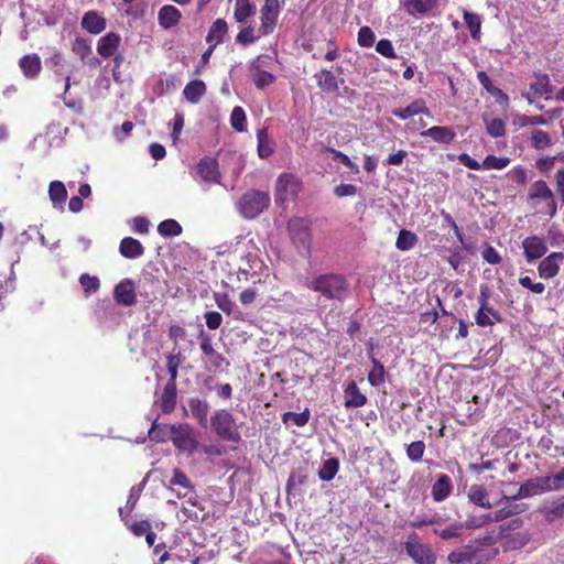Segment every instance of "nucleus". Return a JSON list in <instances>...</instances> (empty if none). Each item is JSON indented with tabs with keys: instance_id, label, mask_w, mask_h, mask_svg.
<instances>
[{
	"instance_id": "58",
	"label": "nucleus",
	"mask_w": 564,
	"mask_h": 564,
	"mask_svg": "<svg viewBox=\"0 0 564 564\" xmlns=\"http://www.w3.org/2000/svg\"><path fill=\"white\" fill-rule=\"evenodd\" d=\"M376 51L387 57V58H395L397 54L393 47L392 42L389 39H382L376 44Z\"/></svg>"
},
{
	"instance_id": "16",
	"label": "nucleus",
	"mask_w": 564,
	"mask_h": 564,
	"mask_svg": "<svg viewBox=\"0 0 564 564\" xmlns=\"http://www.w3.org/2000/svg\"><path fill=\"white\" fill-rule=\"evenodd\" d=\"M422 138H431L434 142L451 144L456 137L455 131L449 127L434 126L420 132Z\"/></svg>"
},
{
	"instance_id": "32",
	"label": "nucleus",
	"mask_w": 564,
	"mask_h": 564,
	"mask_svg": "<svg viewBox=\"0 0 564 564\" xmlns=\"http://www.w3.org/2000/svg\"><path fill=\"white\" fill-rule=\"evenodd\" d=\"M468 499L478 507L487 509L491 508L488 491L482 485L470 486L468 490Z\"/></svg>"
},
{
	"instance_id": "43",
	"label": "nucleus",
	"mask_w": 564,
	"mask_h": 564,
	"mask_svg": "<svg viewBox=\"0 0 564 564\" xmlns=\"http://www.w3.org/2000/svg\"><path fill=\"white\" fill-rule=\"evenodd\" d=\"M182 230V226L175 219H165L158 226V232L163 237L180 236Z\"/></svg>"
},
{
	"instance_id": "3",
	"label": "nucleus",
	"mask_w": 564,
	"mask_h": 564,
	"mask_svg": "<svg viewBox=\"0 0 564 564\" xmlns=\"http://www.w3.org/2000/svg\"><path fill=\"white\" fill-rule=\"evenodd\" d=\"M210 426L223 441L239 443L241 435L234 415L227 410H217L210 417Z\"/></svg>"
},
{
	"instance_id": "54",
	"label": "nucleus",
	"mask_w": 564,
	"mask_h": 564,
	"mask_svg": "<svg viewBox=\"0 0 564 564\" xmlns=\"http://www.w3.org/2000/svg\"><path fill=\"white\" fill-rule=\"evenodd\" d=\"M214 300L219 310L225 314L230 315L235 307V303L230 300L227 293L216 292L214 293Z\"/></svg>"
},
{
	"instance_id": "9",
	"label": "nucleus",
	"mask_w": 564,
	"mask_h": 564,
	"mask_svg": "<svg viewBox=\"0 0 564 564\" xmlns=\"http://www.w3.org/2000/svg\"><path fill=\"white\" fill-rule=\"evenodd\" d=\"M564 261V253L561 251L552 252L543 258L539 265L538 272L540 278L549 280L556 276Z\"/></svg>"
},
{
	"instance_id": "26",
	"label": "nucleus",
	"mask_w": 564,
	"mask_h": 564,
	"mask_svg": "<svg viewBox=\"0 0 564 564\" xmlns=\"http://www.w3.org/2000/svg\"><path fill=\"white\" fill-rule=\"evenodd\" d=\"M206 84L200 79H194L185 86L183 95L188 102L198 104L206 95Z\"/></svg>"
},
{
	"instance_id": "2",
	"label": "nucleus",
	"mask_w": 564,
	"mask_h": 564,
	"mask_svg": "<svg viewBox=\"0 0 564 564\" xmlns=\"http://www.w3.org/2000/svg\"><path fill=\"white\" fill-rule=\"evenodd\" d=\"M498 554V549L486 550L471 544L464 545L448 553L449 564H486Z\"/></svg>"
},
{
	"instance_id": "51",
	"label": "nucleus",
	"mask_w": 564,
	"mask_h": 564,
	"mask_svg": "<svg viewBox=\"0 0 564 564\" xmlns=\"http://www.w3.org/2000/svg\"><path fill=\"white\" fill-rule=\"evenodd\" d=\"M79 283L87 295L97 292L100 288L99 279L97 276L89 275L88 273H83L79 276Z\"/></svg>"
},
{
	"instance_id": "48",
	"label": "nucleus",
	"mask_w": 564,
	"mask_h": 564,
	"mask_svg": "<svg viewBox=\"0 0 564 564\" xmlns=\"http://www.w3.org/2000/svg\"><path fill=\"white\" fill-rule=\"evenodd\" d=\"M170 485L171 486H180V487H182L185 490L194 489V485L191 481V479L180 468H174L173 469V476L170 479Z\"/></svg>"
},
{
	"instance_id": "37",
	"label": "nucleus",
	"mask_w": 564,
	"mask_h": 564,
	"mask_svg": "<svg viewBox=\"0 0 564 564\" xmlns=\"http://www.w3.org/2000/svg\"><path fill=\"white\" fill-rule=\"evenodd\" d=\"M464 525L463 522H453L448 527L444 529L435 528L433 529V533L440 536L442 540H451L458 539L463 535Z\"/></svg>"
},
{
	"instance_id": "39",
	"label": "nucleus",
	"mask_w": 564,
	"mask_h": 564,
	"mask_svg": "<svg viewBox=\"0 0 564 564\" xmlns=\"http://www.w3.org/2000/svg\"><path fill=\"white\" fill-rule=\"evenodd\" d=\"M258 154L261 159H267L274 152L273 143L270 141L265 129L257 132Z\"/></svg>"
},
{
	"instance_id": "23",
	"label": "nucleus",
	"mask_w": 564,
	"mask_h": 564,
	"mask_svg": "<svg viewBox=\"0 0 564 564\" xmlns=\"http://www.w3.org/2000/svg\"><path fill=\"white\" fill-rule=\"evenodd\" d=\"M188 406L192 416L202 427L206 429L208 424L209 404L198 398H191L188 400Z\"/></svg>"
},
{
	"instance_id": "29",
	"label": "nucleus",
	"mask_w": 564,
	"mask_h": 564,
	"mask_svg": "<svg viewBox=\"0 0 564 564\" xmlns=\"http://www.w3.org/2000/svg\"><path fill=\"white\" fill-rule=\"evenodd\" d=\"M177 389L176 383L167 382L161 397V409L164 413H171L176 405Z\"/></svg>"
},
{
	"instance_id": "8",
	"label": "nucleus",
	"mask_w": 564,
	"mask_h": 564,
	"mask_svg": "<svg viewBox=\"0 0 564 564\" xmlns=\"http://www.w3.org/2000/svg\"><path fill=\"white\" fill-rule=\"evenodd\" d=\"M279 17V1L265 0L260 10L261 25L259 32L262 36L269 35L274 31Z\"/></svg>"
},
{
	"instance_id": "44",
	"label": "nucleus",
	"mask_w": 564,
	"mask_h": 564,
	"mask_svg": "<svg viewBox=\"0 0 564 564\" xmlns=\"http://www.w3.org/2000/svg\"><path fill=\"white\" fill-rule=\"evenodd\" d=\"M310 416H311V414H310V410L308 409H305L301 413L285 412L282 415V422L284 424H288L289 422H291L294 425L301 427V426H304V425H306L308 423Z\"/></svg>"
},
{
	"instance_id": "33",
	"label": "nucleus",
	"mask_w": 564,
	"mask_h": 564,
	"mask_svg": "<svg viewBox=\"0 0 564 564\" xmlns=\"http://www.w3.org/2000/svg\"><path fill=\"white\" fill-rule=\"evenodd\" d=\"M254 12L256 7L249 0H236L234 17L238 23H246Z\"/></svg>"
},
{
	"instance_id": "24",
	"label": "nucleus",
	"mask_w": 564,
	"mask_h": 564,
	"mask_svg": "<svg viewBox=\"0 0 564 564\" xmlns=\"http://www.w3.org/2000/svg\"><path fill=\"white\" fill-rule=\"evenodd\" d=\"M453 490V482L448 475L442 474L432 486V497L435 501L440 502L445 500Z\"/></svg>"
},
{
	"instance_id": "59",
	"label": "nucleus",
	"mask_w": 564,
	"mask_h": 564,
	"mask_svg": "<svg viewBox=\"0 0 564 564\" xmlns=\"http://www.w3.org/2000/svg\"><path fill=\"white\" fill-rule=\"evenodd\" d=\"M258 39H259V36L254 35V28L251 25L240 30V32L238 33V35L236 37L237 42L245 46H247L251 43H254Z\"/></svg>"
},
{
	"instance_id": "28",
	"label": "nucleus",
	"mask_w": 564,
	"mask_h": 564,
	"mask_svg": "<svg viewBox=\"0 0 564 564\" xmlns=\"http://www.w3.org/2000/svg\"><path fill=\"white\" fill-rule=\"evenodd\" d=\"M228 32L227 22L224 19H217L209 28L206 41L215 47L224 41Z\"/></svg>"
},
{
	"instance_id": "30",
	"label": "nucleus",
	"mask_w": 564,
	"mask_h": 564,
	"mask_svg": "<svg viewBox=\"0 0 564 564\" xmlns=\"http://www.w3.org/2000/svg\"><path fill=\"white\" fill-rule=\"evenodd\" d=\"M476 324L481 327L492 326L501 321L500 314L492 307H479L475 314Z\"/></svg>"
},
{
	"instance_id": "63",
	"label": "nucleus",
	"mask_w": 564,
	"mask_h": 564,
	"mask_svg": "<svg viewBox=\"0 0 564 564\" xmlns=\"http://www.w3.org/2000/svg\"><path fill=\"white\" fill-rule=\"evenodd\" d=\"M129 529L135 536L140 538L145 535L152 529V525L149 520H140L131 523Z\"/></svg>"
},
{
	"instance_id": "61",
	"label": "nucleus",
	"mask_w": 564,
	"mask_h": 564,
	"mask_svg": "<svg viewBox=\"0 0 564 564\" xmlns=\"http://www.w3.org/2000/svg\"><path fill=\"white\" fill-rule=\"evenodd\" d=\"M482 259L489 264H499L502 261L499 252L489 243H486L481 251Z\"/></svg>"
},
{
	"instance_id": "5",
	"label": "nucleus",
	"mask_w": 564,
	"mask_h": 564,
	"mask_svg": "<svg viewBox=\"0 0 564 564\" xmlns=\"http://www.w3.org/2000/svg\"><path fill=\"white\" fill-rule=\"evenodd\" d=\"M162 430H169L170 438L180 452L193 454L197 449L198 442L193 437L189 424L164 425Z\"/></svg>"
},
{
	"instance_id": "35",
	"label": "nucleus",
	"mask_w": 564,
	"mask_h": 564,
	"mask_svg": "<svg viewBox=\"0 0 564 564\" xmlns=\"http://www.w3.org/2000/svg\"><path fill=\"white\" fill-rule=\"evenodd\" d=\"M463 18L466 26L469 30V33L474 40H480V31H481V18L477 13L468 12L464 10Z\"/></svg>"
},
{
	"instance_id": "41",
	"label": "nucleus",
	"mask_w": 564,
	"mask_h": 564,
	"mask_svg": "<svg viewBox=\"0 0 564 564\" xmlns=\"http://www.w3.org/2000/svg\"><path fill=\"white\" fill-rule=\"evenodd\" d=\"M289 230H290L291 238L293 241H299L303 245L308 243V241H310L308 229H307V227L302 226V223L300 220L290 221Z\"/></svg>"
},
{
	"instance_id": "57",
	"label": "nucleus",
	"mask_w": 564,
	"mask_h": 564,
	"mask_svg": "<svg viewBox=\"0 0 564 564\" xmlns=\"http://www.w3.org/2000/svg\"><path fill=\"white\" fill-rule=\"evenodd\" d=\"M165 424H158L156 422L152 423L151 429L149 430V438L154 442H165L167 437H170L169 430H162Z\"/></svg>"
},
{
	"instance_id": "22",
	"label": "nucleus",
	"mask_w": 564,
	"mask_h": 564,
	"mask_svg": "<svg viewBox=\"0 0 564 564\" xmlns=\"http://www.w3.org/2000/svg\"><path fill=\"white\" fill-rule=\"evenodd\" d=\"M120 36L115 32H109L99 39L97 44V52L105 58L111 57L118 50L120 44Z\"/></svg>"
},
{
	"instance_id": "42",
	"label": "nucleus",
	"mask_w": 564,
	"mask_h": 564,
	"mask_svg": "<svg viewBox=\"0 0 564 564\" xmlns=\"http://www.w3.org/2000/svg\"><path fill=\"white\" fill-rule=\"evenodd\" d=\"M552 191L544 181H535L530 188L528 197L530 199L541 198L547 200L552 198Z\"/></svg>"
},
{
	"instance_id": "34",
	"label": "nucleus",
	"mask_w": 564,
	"mask_h": 564,
	"mask_svg": "<svg viewBox=\"0 0 564 564\" xmlns=\"http://www.w3.org/2000/svg\"><path fill=\"white\" fill-rule=\"evenodd\" d=\"M372 368L368 373V382L372 387H379L384 383L386 369L383 365L373 356H370Z\"/></svg>"
},
{
	"instance_id": "11",
	"label": "nucleus",
	"mask_w": 564,
	"mask_h": 564,
	"mask_svg": "<svg viewBox=\"0 0 564 564\" xmlns=\"http://www.w3.org/2000/svg\"><path fill=\"white\" fill-rule=\"evenodd\" d=\"M270 59L269 56L260 55L250 64V77L258 89H263L275 82V76L270 72L261 69L262 59Z\"/></svg>"
},
{
	"instance_id": "4",
	"label": "nucleus",
	"mask_w": 564,
	"mask_h": 564,
	"mask_svg": "<svg viewBox=\"0 0 564 564\" xmlns=\"http://www.w3.org/2000/svg\"><path fill=\"white\" fill-rule=\"evenodd\" d=\"M270 204L268 193L256 189L245 193L239 200V212L246 218H254Z\"/></svg>"
},
{
	"instance_id": "50",
	"label": "nucleus",
	"mask_w": 564,
	"mask_h": 564,
	"mask_svg": "<svg viewBox=\"0 0 564 564\" xmlns=\"http://www.w3.org/2000/svg\"><path fill=\"white\" fill-rule=\"evenodd\" d=\"M510 160L506 156L487 155L482 162L485 170H502L508 166Z\"/></svg>"
},
{
	"instance_id": "18",
	"label": "nucleus",
	"mask_w": 564,
	"mask_h": 564,
	"mask_svg": "<svg viewBox=\"0 0 564 564\" xmlns=\"http://www.w3.org/2000/svg\"><path fill=\"white\" fill-rule=\"evenodd\" d=\"M106 26V19L95 10L87 11L82 18V28L90 34H99Z\"/></svg>"
},
{
	"instance_id": "40",
	"label": "nucleus",
	"mask_w": 564,
	"mask_h": 564,
	"mask_svg": "<svg viewBox=\"0 0 564 564\" xmlns=\"http://www.w3.org/2000/svg\"><path fill=\"white\" fill-rule=\"evenodd\" d=\"M339 469V462L337 458H328L324 460L321 469L318 470V477L323 481H330Z\"/></svg>"
},
{
	"instance_id": "14",
	"label": "nucleus",
	"mask_w": 564,
	"mask_h": 564,
	"mask_svg": "<svg viewBox=\"0 0 564 564\" xmlns=\"http://www.w3.org/2000/svg\"><path fill=\"white\" fill-rule=\"evenodd\" d=\"M314 78L316 79L317 86L326 93H337L339 85L345 83L344 78H337L333 72L325 68L315 73Z\"/></svg>"
},
{
	"instance_id": "10",
	"label": "nucleus",
	"mask_w": 564,
	"mask_h": 564,
	"mask_svg": "<svg viewBox=\"0 0 564 564\" xmlns=\"http://www.w3.org/2000/svg\"><path fill=\"white\" fill-rule=\"evenodd\" d=\"M522 249L527 262L532 263L546 253L547 246L543 238L533 235L522 241Z\"/></svg>"
},
{
	"instance_id": "45",
	"label": "nucleus",
	"mask_w": 564,
	"mask_h": 564,
	"mask_svg": "<svg viewBox=\"0 0 564 564\" xmlns=\"http://www.w3.org/2000/svg\"><path fill=\"white\" fill-rule=\"evenodd\" d=\"M246 123L247 118L245 110L239 106L235 107L230 115V124L232 129L238 132H242L246 130Z\"/></svg>"
},
{
	"instance_id": "27",
	"label": "nucleus",
	"mask_w": 564,
	"mask_h": 564,
	"mask_svg": "<svg viewBox=\"0 0 564 564\" xmlns=\"http://www.w3.org/2000/svg\"><path fill=\"white\" fill-rule=\"evenodd\" d=\"M529 487H535L536 489L533 492H545V491H556V485L554 484L553 475L538 477L535 479H531L527 481L520 488V495L523 490H528Z\"/></svg>"
},
{
	"instance_id": "46",
	"label": "nucleus",
	"mask_w": 564,
	"mask_h": 564,
	"mask_svg": "<svg viewBox=\"0 0 564 564\" xmlns=\"http://www.w3.org/2000/svg\"><path fill=\"white\" fill-rule=\"evenodd\" d=\"M406 456L413 463H419L422 460V457L425 452V444L423 441L412 442L406 446Z\"/></svg>"
},
{
	"instance_id": "52",
	"label": "nucleus",
	"mask_w": 564,
	"mask_h": 564,
	"mask_svg": "<svg viewBox=\"0 0 564 564\" xmlns=\"http://www.w3.org/2000/svg\"><path fill=\"white\" fill-rule=\"evenodd\" d=\"M487 133L492 138H500L506 133L505 121L500 118H495L486 121Z\"/></svg>"
},
{
	"instance_id": "47",
	"label": "nucleus",
	"mask_w": 564,
	"mask_h": 564,
	"mask_svg": "<svg viewBox=\"0 0 564 564\" xmlns=\"http://www.w3.org/2000/svg\"><path fill=\"white\" fill-rule=\"evenodd\" d=\"M531 145L535 150H544L551 145V139L545 131L533 130L531 132Z\"/></svg>"
},
{
	"instance_id": "25",
	"label": "nucleus",
	"mask_w": 564,
	"mask_h": 564,
	"mask_svg": "<svg viewBox=\"0 0 564 564\" xmlns=\"http://www.w3.org/2000/svg\"><path fill=\"white\" fill-rule=\"evenodd\" d=\"M119 251L127 259H137L143 256L144 247L139 240L126 237L120 241Z\"/></svg>"
},
{
	"instance_id": "55",
	"label": "nucleus",
	"mask_w": 564,
	"mask_h": 564,
	"mask_svg": "<svg viewBox=\"0 0 564 564\" xmlns=\"http://www.w3.org/2000/svg\"><path fill=\"white\" fill-rule=\"evenodd\" d=\"M404 8H405L406 12L411 15H415V14L423 15V14L427 13L429 11H431L429 6L424 3V0H406L404 2Z\"/></svg>"
},
{
	"instance_id": "64",
	"label": "nucleus",
	"mask_w": 564,
	"mask_h": 564,
	"mask_svg": "<svg viewBox=\"0 0 564 564\" xmlns=\"http://www.w3.org/2000/svg\"><path fill=\"white\" fill-rule=\"evenodd\" d=\"M204 317H205L206 326L213 330L219 328L223 323L221 314L216 311L206 312Z\"/></svg>"
},
{
	"instance_id": "1",
	"label": "nucleus",
	"mask_w": 564,
	"mask_h": 564,
	"mask_svg": "<svg viewBox=\"0 0 564 564\" xmlns=\"http://www.w3.org/2000/svg\"><path fill=\"white\" fill-rule=\"evenodd\" d=\"M306 286L327 300L341 301L349 290L346 278L337 273L319 274L307 281Z\"/></svg>"
},
{
	"instance_id": "21",
	"label": "nucleus",
	"mask_w": 564,
	"mask_h": 564,
	"mask_svg": "<svg viewBox=\"0 0 564 564\" xmlns=\"http://www.w3.org/2000/svg\"><path fill=\"white\" fill-rule=\"evenodd\" d=\"M420 113H424L426 116L431 115V111L423 99H415L405 108H398L392 111V115L401 120H408L409 118Z\"/></svg>"
},
{
	"instance_id": "36",
	"label": "nucleus",
	"mask_w": 564,
	"mask_h": 564,
	"mask_svg": "<svg viewBox=\"0 0 564 564\" xmlns=\"http://www.w3.org/2000/svg\"><path fill=\"white\" fill-rule=\"evenodd\" d=\"M500 540L501 536L497 528H492L491 530L476 536L475 546L489 550V547H494Z\"/></svg>"
},
{
	"instance_id": "15",
	"label": "nucleus",
	"mask_w": 564,
	"mask_h": 564,
	"mask_svg": "<svg viewBox=\"0 0 564 564\" xmlns=\"http://www.w3.org/2000/svg\"><path fill=\"white\" fill-rule=\"evenodd\" d=\"M197 173L203 181L208 183H219L220 173L218 162L213 158H204L197 165Z\"/></svg>"
},
{
	"instance_id": "20",
	"label": "nucleus",
	"mask_w": 564,
	"mask_h": 564,
	"mask_svg": "<svg viewBox=\"0 0 564 564\" xmlns=\"http://www.w3.org/2000/svg\"><path fill=\"white\" fill-rule=\"evenodd\" d=\"M182 19L181 11L172 6V4H165L162 8H160L158 12V21L161 28L164 30L172 29L173 26L177 25Z\"/></svg>"
},
{
	"instance_id": "13",
	"label": "nucleus",
	"mask_w": 564,
	"mask_h": 564,
	"mask_svg": "<svg viewBox=\"0 0 564 564\" xmlns=\"http://www.w3.org/2000/svg\"><path fill=\"white\" fill-rule=\"evenodd\" d=\"M533 76L534 82L530 84V93L523 95L530 104L533 102L531 95L533 97H541L543 95L549 97V95L553 93V87L550 83V77L547 74L534 73Z\"/></svg>"
},
{
	"instance_id": "17",
	"label": "nucleus",
	"mask_w": 564,
	"mask_h": 564,
	"mask_svg": "<svg viewBox=\"0 0 564 564\" xmlns=\"http://www.w3.org/2000/svg\"><path fill=\"white\" fill-rule=\"evenodd\" d=\"M344 404L349 408H361L367 404V397L360 391L355 381H349L344 389Z\"/></svg>"
},
{
	"instance_id": "62",
	"label": "nucleus",
	"mask_w": 564,
	"mask_h": 564,
	"mask_svg": "<svg viewBox=\"0 0 564 564\" xmlns=\"http://www.w3.org/2000/svg\"><path fill=\"white\" fill-rule=\"evenodd\" d=\"M518 123L520 124V127L545 126V124H547V119L540 115L539 116L521 115L518 117Z\"/></svg>"
},
{
	"instance_id": "6",
	"label": "nucleus",
	"mask_w": 564,
	"mask_h": 564,
	"mask_svg": "<svg viewBox=\"0 0 564 564\" xmlns=\"http://www.w3.org/2000/svg\"><path fill=\"white\" fill-rule=\"evenodd\" d=\"M404 550L416 564H436V555L427 544L421 543L415 532L408 536Z\"/></svg>"
},
{
	"instance_id": "49",
	"label": "nucleus",
	"mask_w": 564,
	"mask_h": 564,
	"mask_svg": "<svg viewBox=\"0 0 564 564\" xmlns=\"http://www.w3.org/2000/svg\"><path fill=\"white\" fill-rule=\"evenodd\" d=\"M488 524H490V516H488V513L480 516H469L467 517L466 521L463 522L464 530H477Z\"/></svg>"
},
{
	"instance_id": "19",
	"label": "nucleus",
	"mask_w": 564,
	"mask_h": 564,
	"mask_svg": "<svg viewBox=\"0 0 564 564\" xmlns=\"http://www.w3.org/2000/svg\"><path fill=\"white\" fill-rule=\"evenodd\" d=\"M19 67L29 79H35L42 70L41 57L36 53L26 54L19 61Z\"/></svg>"
},
{
	"instance_id": "60",
	"label": "nucleus",
	"mask_w": 564,
	"mask_h": 564,
	"mask_svg": "<svg viewBox=\"0 0 564 564\" xmlns=\"http://www.w3.org/2000/svg\"><path fill=\"white\" fill-rule=\"evenodd\" d=\"M72 50L82 59H84L91 53V47H90L89 43L83 37H77L74 41Z\"/></svg>"
},
{
	"instance_id": "53",
	"label": "nucleus",
	"mask_w": 564,
	"mask_h": 564,
	"mask_svg": "<svg viewBox=\"0 0 564 564\" xmlns=\"http://www.w3.org/2000/svg\"><path fill=\"white\" fill-rule=\"evenodd\" d=\"M376 35L370 26H361L358 31L357 42L361 47H371L375 44Z\"/></svg>"
},
{
	"instance_id": "38",
	"label": "nucleus",
	"mask_w": 564,
	"mask_h": 564,
	"mask_svg": "<svg viewBox=\"0 0 564 564\" xmlns=\"http://www.w3.org/2000/svg\"><path fill=\"white\" fill-rule=\"evenodd\" d=\"M417 236L413 231L401 229L395 241V247L400 251H408L417 243Z\"/></svg>"
},
{
	"instance_id": "31",
	"label": "nucleus",
	"mask_w": 564,
	"mask_h": 564,
	"mask_svg": "<svg viewBox=\"0 0 564 564\" xmlns=\"http://www.w3.org/2000/svg\"><path fill=\"white\" fill-rule=\"evenodd\" d=\"M48 196L54 207L63 208L67 198L65 185L59 181L51 182L48 186Z\"/></svg>"
},
{
	"instance_id": "56",
	"label": "nucleus",
	"mask_w": 564,
	"mask_h": 564,
	"mask_svg": "<svg viewBox=\"0 0 564 564\" xmlns=\"http://www.w3.org/2000/svg\"><path fill=\"white\" fill-rule=\"evenodd\" d=\"M518 496L513 497V498H506V503L503 506L507 514L510 517H513V516H518L520 513H523L524 511L528 510V505L527 503H517L514 502V499L517 498Z\"/></svg>"
},
{
	"instance_id": "12",
	"label": "nucleus",
	"mask_w": 564,
	"mask_h": 564,
	"mask_svg": "<svg viewBox=\"0 0 564 564\" xmlns=\"http://www.w3.org/2000/svg\"><path fill=\"white\" fill-rule=\"evenodd\" d=\"M113 299L118 304L132 306L137 302L135 286L132 280L120 281L113 290Z\"/></svg>"
},
{
	"instance_id": "7",
	"label": "nucleus",
	"mask_w": 564,
	"mask_h": 564,
	"mask_svg": "<svg viewBox=\"0 0 564 564\" xmlns=\"http://www.w3.org/2000/svg\"><path fill=\"white\" fill-rule=\"evenodd\" d=\"M301 180L291 173H283L276 181V199L282 202L295 199L302 191Z\"/></svg>"
}]
</instances>
